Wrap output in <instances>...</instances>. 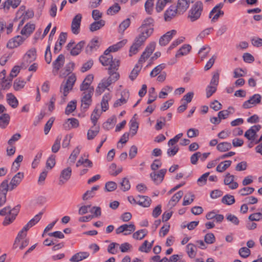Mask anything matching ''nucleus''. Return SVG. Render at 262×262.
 <instances>
[{
	"label": "nucleus",
	"mask_w": 262,
	"mask_h": 262,
	"mask_svg": "<svg viewBox=\"0 0 262 262\" xmlns=\"http://www.w3.org/2000/svg\"><path fill=\"white\" fill-rule=\"evenodd\" d=\"M116 122V118L115 116H113L104 123L103 127L105 129L108 130L113 126Z\"/></svg>",
	"instance_id": "79ce46f5"
},
{
	"label": "nucleus",
	"mask_w": 262,
	"mask_h": 262,
	"mask_svg": "<svg viewBox=\"0 0 262 262\" xmlns=\"http://www.w3.org/2000/svg\"><path fill=\"white\" fill-rule=\"evenodd\" d=\"M72 174V169L68 167L63 169L60 173L59 185H62L67 182L71 178Z\"/></svg>",
	"instance_id": "f3484780"
},
{
	"label": "nucleus",
	"mask_w": 262,
	"mask_h": 262,
	"mask_svg": "<svg viewBox=\"0 0 262 262\" xmlns=\"http://www.w3.org/2000/svg\"><path fill=\"white\" fill-rule=\"evenodd\" d=\"M100 43L98 40V38L95 37L93 38L85 48V53L87 54H91L93 51H96L99 48Z\"/></svg>",
	"instance_id": "4468645a"
},
{
	"label": "nucleus",
	"mask_w": 262,
	"mask_h": 262,
	"mask_svg": "<svg viewBox=\"0 0 262 262\" xmlns=\"http://www.w3.org/2000/svg\"><path fill=\"white\" fill-rule=\"evenodd\" d=\"M238 254L243 258H247L251 254L250 250L247 247H242L239 249Z\"/></svg>",
	"instance_id": "13d9d810"
},
{
	"label": "nucleus",
	"mask_w": 262,
	"mask_h": 262,
	"mask_svg": "<svg viewBox=\"0 0 262 262\" xmlns=\"http://www.w3.org/2000/svg\"><path fill=\"white\" fill-rule=\"evenodd\" d=\"M127 42L126 39H123L117 43L110 46L113 52H116L123 47Z\"/></svg>",
	"instance_id": "5fc2aeb1"
},
{
	"label": "nucleus",
	"mask_w": 262,
	"mask_h": 262,
	"mask_svg": "<svg viewBox=\"0 0 262 262\" xmlns=\"http://www.w3.org/2000/svg\"><path fill=\"white\" fill-rule=\"evenodd\" d=\"M99 185H96L92 187L91 190H87L82 196V199L83 200H87L90 198H92L95 195V191H96L99 188Z\"/></svg>",
	"instance_id": "bb28decb"
},
{
	"label": "nucleus",
	"mask_w": 262,
	"mask_h": 262,
	"mask_svg": "<svg viewBox=\"0 0 262 262\" xmlns=\"http://www.w3.org/2000/svg\"><path fill=\"white\" fill-rule=\"evenodd\" d=\"M149 98L147 100V103L149 104L152 103L157 99V95L154 88H151L148 92Z\"/></svg>",
	"instance_id": "09e8293b"
},
{
	"label": "nucleus",
	"mask_w": 262,
	"mask_h": 262,
	"mask_svg": "<svg viewBox=\"0 0 262 262\" xmlns=\"http://www.w3.org/2000/svg\"><path fill=\"white\" fill-rule=\"evenodd\" d=\"M93 93L92 89L89 91V92H83L82 93L81 98V110L82 111L85 112L91 105Z\"/></svg>",
	"instance_id": "0eeeda50"
},
{
	"label": "nucleus",
	"mask_w": 262,
	"mask_h": 262,
	"mask_svg": "<svg viewBox=\"0 0 262 262\" xmlns=\"http://www.w3.org/2000/svg\"><path fill=\"white\" fill-rule=\"evenodd\" d=\"M156 45L155 42H151L146 47L139 59L138 63L135 65L129 75V78L132 81H134L137 78L142 68L143 63L150 57L155 50Z\"/></svg>",
	"instance_id": "f03ea898"
},
{
	"label": "nucleus",
	"mask_w": 262,
	"mask_h": 262,
	"mask_svg": "<svg viewBox=\"0 0 262 262\" xmlns=\"http://www.w3.org/2000/svg\"><path fill=\"white\" fill-rule=\"evenodd\" d=\"M65 61V57L63 54H60L58 55L56 59L53 62V69L56 71V72L60 70V69L63 66Z\"/></svg>",
	"instance_id": "6ab92c4d"
},
{
	"label": "nucleus",
	"mask_w": 262,
	"mask_h": 262,
	"mask_svg": "<svg viewBox=\"0 0 262 262\" xmlns=\"http://www.w3.org/2000/svg\"><path fill=\"white\" fill-rule=\"evenodd\" d=\"M135 226L133 224H130L129 225L124 224L119 226L118 228L116 229V234H119L125 231H128V232H124L123 233L124 235H127L133 232L135 230Z\"/></svg>",
	"instance_id": "ddd939ff"
},
{
	"label": "nucleus",
	"mask_w": 262,
	"mask_h": 262,
	"mask_svg": "<svg viewBox=\"0 0 262 262\" xmlns=\"http://www.w3.org/2000/svg\"><path fill=\"white\" fill-rule=\"evenodd\" d=\"M111 99V95L110 94H105L101 100V105L102 112H105L108 108V101Z\"/></svg>",
	"instance_id": "473e14b6"
},
{
	"label": "nucleus",
	"mask_w": 262,
	"mask_h": 262,
	"mask_svg": "<svg viewBox=\"0 0 262 262\" xmlns=\"http://www.w3.org/2000/svg\"><path fill=\"white\" fill-rule=\"evenodd\" d=\"M194 199V195L191 192H189L184 196L182 205L183 206L188 205L193 202Z\"/></svg>",
	"instance_id": "37998d69"
},
{
	"label": "nucleus",
	"mask_w": 262,
	"mask_h": 262,
	"mask_svg": "<svg viewBox=\"0 0 262 262\" xmlns=\"http://www.w3.org/2000/svg\"><path fill=\"white\" fill-rule=\"evenodd\" d=\"M117 188V184L113 181H109L105 183V189L106 191L111 192L116 190Z\"/></svg>",
	"instance_id": "4d7b16f0"
},
{
	"label": "nucleus",
	"mask_w": 262,
	"mask_h": 262,
	"mask_svg": "<svg viewBox=\"0 0 262 262\" xmlns=\"http://www.w3.org/2000/svg\"><path fill=\"white\" fill-rule=\"evenodd\" d=\"M7 100L8 104L13 108H16L18 104L16 98L12 93L7 94Z\"/></svg>",
	"instance_id": "cd10ccee"
},
{
	"label": "nucleus",
	"mask_w": 262,
	"mask_h": 262,
	"mask_svg": "<svg viewBox=\"0 0 262 262\" xmlns=\"http://www.w3.org/2000/svg\"><path fill=\"white\" fill-rule=\"evenodd\" d=\"M183 195V192L182 190H180L175 193L171 198L168 202V205L170 207H174L177 203L179 201Z\"/></svg>",
	"instance_id": "393cba45"
},
{
	"label": "nucleus",
	"mask_w": 262,
	"mask_h": 262,
	"mask_svg": "<svg viewBox=\"0 0 262 262\" xmlns=\"http://www.w3.org/2000/svg\"><path fill=\"white\" fill-rule=\"evenodd\" d=\"M29 58L30 62H33L36 58V50L35 48L29 50L24 55V59Z\"/></svg>",
	"instance_id": "72a5a7b5"
},
{
	"label": "nucleus",
	"mask_w": 262,
	"mask_h": 262,
	"mask_svg": "<svg viewBox=\"0 0 262 262\" xmlns=\"http://www.w3.org/2000/svg\"><path fill=\"white\" fill-rule=\"evenodd\" d=\"M257 136V134L255 133V132L251 128L248 129L244 135V136L251 141H254Z\"/></svg>",
	"instance_id": "a19ab883"
},
{
	"label": "nucleus",
	"mask_w": 262,
	"mask_h": 262,
	"mask_svg": "<svg viewBox=\"0 0 262 262\" xmlns=\"http://www.w3.org/2000/svg\"><path fill=\"white\" fill-rule=\"evenodd\" d=\"M81 150L80 146H77L71 153L69 160L71 162L74 163L76 160L77 156L79 154Z\"/></svg>",
	"instance_id": "603ef678"
},
{
	"label": "nucleus",
	"mask_w": 262,
	"mask_h": 262,
	"mask_svg": "<svg viewBox=\"0 0 262 262\" xmlns=\"http://www.w3.org/2000/svg\"><path fill=\"white\" fill-rule=\"evenodd\" d=\"M217 87L209 85L206 88V95L207 98H210L216 91Z\"/></svg>",
	"instance_id": "052dcab7"
},
{
	"label": "nucleus",
	"mask_w": 262,
	"mask_h": 262,
	"mask_svg": "<svg viewBox=\"0 0 262 262\" xmlns=\"http://www.w3.org/2000/svg\"><path fill=\"white\" fill-rule=\"evenodd\" d=\"M191 47L189 45H184L178 51L176 54V57H179L180 56L187 55L190 51Z\"/></svg>",
	"instance_id": "c756f323"
},
{
	"label": "nucleus",
	"mask_w": 262,
	"mask_h": 262,
	"mask_svg": "<svg viewBox=\"0 0 262 262\" xmlns=\"http://www.w3.org/2000/svg\"><path fill=\"white\" fill-rule=\"evenodd\" d=\"M254 188L253 187H246L240 189L238 191V193L242 196H245L252 194L254 192Z\"/></svg>",
	"instance_id": "6e6d98bb"
},
{
	"label": "nucleus",
	"mask_w": 262,
	"mask_h": 262,
	"mask_svg": "<svg viewBox=\"0 0 262 262\" xmlns=\"http://www.w3.org/2000/svg\"><path fill=\"white\" fill-rule=\"evenodd\" d=\"M203 10V4L201 1L196 2L188 12L187 19L190 22H194L198 20Z\"/></svg>",
	"instance_id": "20e7f679"
},
{
	"label": "nucleus",
	"mask_w": 262,
	"mask_h": 262,
	"mask_svg": "<svg viewBox=\"0 0 262 262\" xmlns=\"http://www.w3.org/2000/svg\"><path fill=\"white\" fill-rule=\"evenodd\" d=\"M85 45V41L84 40L80 41L77 43L70 51V54L72 56H77L80 54L82 49L84 47Z\"/></svg>",
	"instance_id": "412c9836"
},
{
	"label": "nucleus",
	"mask_w": 262,
	"mask_h": 262,
	"mask_svg": "<svg viewBox=\"0 0 262 262\" xmlns=\"http://www.w3.org/2000/svg\"><path fill=\"white\" fill-rule=\"evenodd\" d=\"M147 39L144 36L138 35L135 39L134 43L130 47L129 49V56L137 54L139 51L140 47L142 46Z\"/></svg>",
	"instance_id": "6e6552de"
},
{
	"label": "nucleus",
	"mask_w": 262,
	"mask_h": 262,
	"mask_svg": "<svg viewBox=\"0 0 262 262\" xmlns=\"http://www.w3.org/2000/svg\"><path fill=\"white\" fill-rule=\"evenodd\" d=\"M147 233L146 229H141L135 232L133 235V237L136 239L141 240L146 236Z\"/></svg>",
	"instance_id": "c9c22d12"
},
{
	"label": "nucleus",
	"mask_w": 262,
	"mask_h": 262,
	"mask_svg": "<svg viewBox=\"0 0 262 262\" xmlns=\"http://www.w3.org/2000/svg\"><path fill=\"white\" fill-rule=\"evenodd\" d=\"M116 70L108 71V74L110 75L106 79L107 85H110L112 83L116 81L119 78V74L116 72Z\"/></svg>",
	"instance_id": "4be33fe9"
},
{
	"label": "nucleus",
	"mask_w": 262,
	"mask_h": 262,
	"mask_svg": "<svg viewBox=\"0 0 262 262\" xmlns=\"http://www.w3.org/2000/svg\"><path fill=\"white\" fill-rule=\"evenodd\" d=\"M93 60L90 59L82 65L80 70L81 72L84 73L89 70L93 66Z\"/></svg>",
	"instance_id": "338daca9"
},
{
	"label": "nucleus",
	"mask_w": 262,
	"mask_h": 262,
	"mask_svg": "<svg viewBox=\"0 0 262 262\" xmlns=\"http://www.w3.org/2000/svg\"><path fill=\"white\" fill-rule=\"evenodd\" d=\"M35 28V26L34 24L27 23L21 30L20 33L27 37L34 31Z\"/></svg>",
	"instance_id": "b1692460"
},
{
	"label": "nucleus",
	"mask_w": 262,
	"mask_h": 262,
	"mask_svg": "<svg viewBox=\"0 0 262 262\" xmlns=\"http://www.w3.org/2000/svg\"><path fill=\"white\" fill-rule=\"evenodd\" d=\"M166 171V169H160L158 173L155 172H151L150 176L154 183L158 185L163 181Z\"/></svg>",
	"instance_id": "f8f14e48"
},
{
	"label": "nucleus",
	"mask_w": 262,
	"mask_h": 262,
	"mask_svg": "<svg viewBox=\"0 0 262 262\" xmlns=\"http://www.w3.org/2000/svg\"><path fill=\"white\" fill-rule=\"evenodd\" d=\"M235 202L234 196L230 194H226L222 199V202L227 205H232Z\"/></svg>",
	"instance_id": "4c0bfd02"
},
{
	"label": "nucleus",
	"mask_w": 262,
	"mask_h": 262,
	"mask_svg": "<svg viewBox=\"0 0 262 262\" xmlns=\"http://www.w3.org/2000/svg\"><path fill=\"white\" fill-rule=\"evenodd\" d=\"M74 67L75 64L73 62H71L67 64L64 68V71L62 73V76L65 77L69 75L74 70Z\"/></svg>",
	"instance_id": "a18cd8bd"
},
{
	"label": "nucleus",
	"mask_w": 262,
	"mask_h": 262,
	"mask_svg": "<svg viewBox=\"0 0 262 262\" xmlns=\"http://www.w3.org/2000/svg\"><path fill=\"white\" fill-rule=\"evenodd\" d=\"M99 132V127H96L95 130L89 129L87 134V138L88 140L93 139L98 134Z\"/></svg>",
	"instance_id": "69168bd1"
},
{
	"label": "nucleus",
	"mask_w": 262,
	"mask_h": 262,
	"mask_svg": "<svg viewBox=\"0 0 262 262\" xmlns=\"http://www.w3.org/2000/svg\"><path fill=\"white\" fill-rule=\"evenodd\" d=\"M99 61L103 66H110L108 71L117 70L120 65V60L116 58L113 59L112 55H101L99 57Z\"/></svg>",
	"instance_id": "423d86ee"
},
{
	"label": "nucleus",
	"mask_w": 262,
	"mask_h": 262,
	"mask_svg": "<svg viewBox=\"0 0 262 262\" xmlns=\"http://www.w3.org/2000/svg\"><path fill=\"white\" fill-rule=\"evenodd\" d=\"M24 177V173L19 172L12 178L10 184L8 180H4L0 184V207L3 206L6 202V196L8 190L12 191L17 187Z\"/></svg>",
	"instance_id": "f257e3e1"
},
{
	"label": "nucleus",
	"mask_w": 262,
	"mask_h": 262,
	"mask_svg": "<svg viewBox=\"0 0 262 262\" xmlns=\"http://www.w3.org/2000/svg\"><path fill=\"white\" fill-rule=\"evenodd\" d=\"M120 7L119 4L115 3L112 6L110 7L107 10V14L113 15L117 13L120 10Z\"/></svg>",
	"instance_id": "8fccbe9b"
},
{
	"label": "nucleus",
	"mask_w": 262,
	"mask_h": 262,
	"mask_svg": "<svg viewBox=\"0 0 262 262\" xmlns=\"http://www.w3.org/2000/svg\"><path fill=\"white\" fill-rule=\"evenodd\" d=\"M154 0H147L145 2L144 7L146 12L148 14H151L153 9Z\"/></svg>",
	"instance_id": "0e129e2a"
},
{
	"label": "nucleus",
	"mask_w": 262,
	"mask_h": 262,
	"mask_svg": "<svg viewBox=\"0 0 262 262\" xmlns=\"http://www.w3.org/2000/svg\"><path fill=\"white\" fill-rule=\"evenodd\" d=\"M82 15L77 14L73 18L71 24V31L74 34L77 35L80 32Z\"/></svg>",
	"instance_id": "9d476101"
},
{
	"label": "nucleus",
	"mask_w": 262,
	"mask_h": 262,
	"mask_svg": "<svg viewBox=\"0 0 262 262\" xmlns=\"http://www.w3.org/2000/svg\"><path fill=\"white\" fill-rule=\"evenodd\" d=\"M172 1V0H158L156 8L157 11L161 12L167 3H170Z\"/></svg>",
	"instance_id": "ea45409f"
},
{
	"label": "nucleus",
	"mask_w": 262,
	"mask_h": 262,
	"mask_svg": "<svg viewBox=\"0 0 262 262\" xmlns=\"http://www.w3.org/2000/svg\"><path fill=\"white\" fill-rule=\"evenodd\" d=\"M154 24V20L152 17H149L145 19L141 26L138 29L139 35L147 39L153 33Z\"/></svg>",
	"instance_id": "7ed1b4c3"
},
{
	"label": "nucleus",
	"mask_w": 262,
	"mask_h": 262,
	"mask_svg": "<svg viewBox=\"0 0 262 262\" xmlns=\"http://www.w3.org/2000/svg\"><path fill=\"white\" fill-rule=\"evenodd\" d=\"M187 253L188 256L190 258H193L196 255V252H195V249H196V246L193 244H188L187 246Z\"/></svg>",
	"instance_id": "c03bdc74"
},
{
	"label": "nucleus",
	"mask_w": 262,
	"mask_h": 262,
	"mask_svg": "<svg viewBox=\"0 0 262 262\" xmlns=\"http://www.w3.org/2000/svg\"><path fill=\"white\" fill-rule=\"evenodd\" d=\"M137 197L140 198V200L137 202L138 205L143 207H148L150 206L151 200L149 197L141 195H138Z\"/></svg>",
	"instance_id": "5701e85b"
},
{
	"label": "nucleus",
	"mask_w": 262,
	"mask_h": 262,
	"mask_svg": "<svg viewBox=\"0 0 262 262\" xmlns=\"http://www.w3.org/2000/svg\"><path fill=\"white\" fill-rule=\"evenodd\" d=\"M177 33V31L172 30L168 31L165 34L162 35L159 39V43L161 46H165L171 40L173 36Z\"/></svg>",
	"instance_id": "9b49d317"
},
{
	"label": "nucleus",
	"mask_w": 262,
	"mask_h": 262,
	"mask_svg": "<svg viewBox=\"0 0 262 262\" xmlns=\"http://www.w3.org/2000/svg\"><path fill=\"white\" fill-rule=\"evenodd\" d=\"M76 80V76L75 74L72 73L70 76L68 77L65 83L63 82L61 84L60 86V92L62 93L61 96V103H63L66 101V97L68 95L70 91L72 90L73 87Z\"/></svg>",
	"instance_id": "39448f33"
},
{
	"label": "nucleus",
	"mask_w": 262,
	"mask_h": 262,
	"mask_svg": "<svg viewBox=\"0 0 262 262\" xmlns=\"http://www.w3.org/2000/svg\"><path fill=\"white\" fill-rule=\"evenodd\" d=\"M234 108L232 106H229L228 110H223L218 113V117L221 119H225L228 118L230 114H233L234 112Z\"/></svg>",
	"instance_id": "c85d7f7f"
},
{
	"label": "nucleus",
	"mask_w": 262,
	"mask_h": 262,
	"mask_svg": "<svg viewBox=\"0 0 262 262\" xmlns=\"http://www.w3.org/2000/svg\"><path fill=\"white\" fill-rule=\"evenodd\" d=\"M25 84L26 82L24 80L17 78L14 82L13 88L15 91H19L24 87Z\"/></svg>",
	"instance_id": "de8ad7c7"
},
{
	"label": "nucleus",
	"mask_w": 262,
	"mask_h": 262,
	"mask_svg": "<svg viewBox=\"0 0 262 262\" xmlns=\"http://www.w3.org/2000/svg\"><path fill=\"white\" fill-rule=\"evenodd\" d=\"M42 155V151L40 150L39 152H37L36 155L35 156L34 160L32 163V167L33 168H35L38 164H39L40 160L41 158Z\"/></svg>",
	"instance_id": "680f3d73"
},
{
	"label": "nucleus",
	"mask_w": 262,
	"mask_h": 262,
	"mask_svg": "<svg viewBox=\"0 0 262 262\" xmlns=\"http://www.w3.org/2000/svg\"><path fill=\"white\" fill-rule=\"evenodd\" d=\"M10 119V116L8 114H3L0 116V127L6 128L9 123Z\"/></svg>",
	"instance_id": "2f4dec72"
},
{
	"label": "nucleus",
	"mask_w": 262,
	"mask_h": 262,
	"mask_svg": "<svg viewBox=\"0 0 262 262\" xmlns=\"http://www.w3.org/2000/svg\"><path fill=\"white\" fill-rule=\"evenodd\" d=\"M261 97L258 94H256L250 97L243 104V107L245 109L250 108L253 105L255 106L261 102Z\"/></svg>",
	"instance_id": "1a4fd4ad"
},
{
	"label": "nucleus",
	"mask_w": 262,
	"mask_h": 262,
	"mask_svg": "<svg viewBox=\"0 0 262 262\" xmlns=\"http://www.w3.org/2000/svg\"><path fill=\"white\" fill-rule=\"evenodd\" d=\"M189 4V0H178L176 9L178 12V15L183 14L188 8Z\"/></svg>",
	"instance_id": "2eb2a0df"
},
{
	"label": "nucleus",
	"mask_w": 262,
	"mask_h": 262,
	"mask_svg": "<svg viewBox=\"0 0 262 262\" xmlns=\"http://www.w3.org/2000/svg\"><path fill=\"white\" fill-rule=\"evenodd\" d=\"M25 39L26 38L21 36L17 35L9 40L7 47L9 49L16 48L20 46Z\"/></svg>",
	"instance_id": "dca6fc26"
},
{
	"label": "nucleus",
	"mask_w": 262,
	"mask_h": 262,
	"mask_svg": "<svg viewBox=\"0 0 262 262\" xmlns=\"http://www.w3.org/2000/svg\"><path fill=\"white\" fill-rule=\"evenodd\" d=\"M105 21L103 19L95 21L91 24L90 27V30L91 32H94L99 30L105 25Z\"/></svg>",
	"instance_id": "a878e982"
},
{
	"label": "nucleus",
	"mask_w": 262,
	"mask_h": 262,
	"mask_svg": "<svg viewBox=\"0 0 262 262\" xmlns=\"http://www.w3.org/2000/svg\"><path fill=\"white\" fill-rule=\"evenodd\" d=\"M121 186V190L123 191L128 190L130 188V184L128 179L124 178L122 181L120 183Z\"/></svg>",
	"instance_id": "e2e57ef3"
},
{
	"label": "nucleus",
	"mask_w": 262,
	"mask_h": 262,
	"mask_svg": "<svg viewBox=\"0 0 262 262\" xmlns=\"http://www.w3.org/2000/svg\"><path fill=\"white\" fill-rule=\"evenodd\" d=\"M130 25V19L127 18L124 20L119 26L118 32L120 33H123L125 30L129 27Z\"/></svg>",
	"instance_id": "f704fd0d"
},
{
	"label": "nucleus",
	"mask_w": 262,
	"mask_h": 262,
	"mask_svg": "<svg viewBox=\"0 0 262 262\" xmlns=\"http://www.w3.org/2000/svg\"><path fill=\"white\" fill-rule=\"evenodd\" d=\"M166 67V64L165 63H161L156 67H155L150 72V76L151 77H154L157 76L161 72L165 69Z\"/></svg>",
	"instance_id": "e433bc0d"
},
{
	"label": "nucleus",
	"mask_w": 262,
	"mask_h": 262,
	"mask_svg": "<svg viewBox=\"0 0 262 262\" xmlns=\"http://www.w3.org/2000/svg\"><path fill=\"white\" fill-rule=\"evenodd\" d=\"M219 76L220 73L219 71L213 73L212 78L210 82L209 85L215 86L217 87L219 83Z\"/></svg>",
	"instance_id": "864d4df0"
},
{
	"label": "nucleus",
	"mask_w": 262,
	"mask_h": 262,
	"mask_svg": "<svg viewBox=\"0 0 262 262\" xmlns=\"http://www.w3.org/2000/svg\"><path fill=\"white\" fill-rule=\"evenodd\" d=\"M89 255V253L87 252H79L73 255L70 259V261L71 262H79L87 258Z\"/></svg>",
	"instance_id": "aec40b11"
},
{
	"label": "nucleus",
	"mask_w": 262,
	"mask_h": 262,
	"mask_svg": "<svg viewBox=\"0 0 262 262\" xmlns=\"http://www.w3.org/2000/svg\"><path fill=\"white\" fill-rule=\"evenodd\" d=\"M248 219L250 221H259L262 220V213H253L249 216Z\"/></svg>",
	"instance_id": "774afa93"
},
{
	"label": "nucleus",
	"mask_w": 262,
	"mask_h": 262,
	"mask_svg": "<svg viewBox=\"0 0 262 262\" xmlns=\"http://www.w3.org/2000/svg\"><path fill=\"white\" fill-rule=\"evenodd\" d=\"M61 140V136H58L56 138L53 145L52 146V148H51L52 151L53 153H56L59 151V150L60 148Z\"/></svg>",
	"instance_id": "49530a36"
},
{
	"label": "nucleus",
	"mask_w": 262,
	"mask_h": 262,
	"mask_svg": "<svg viewBox=\"0 0 262 262\" xmlns=\"http://www.w3.org/2000/svg\"><path fill=\"white\" fill-rule=\"evenodd\" d=\"M130 123V131L132 136H134L137 134L139 125L137 122L133 120H131Z\"/></svg>",
	"instance_id": "bf43d9fd"
},
{
	"label": "nucleus",
	"mask_w": 262,
	"mask_h": 262,
	"mask_svg": "<svg viewBox=\"0 0 262 262\" xmlns=\"http://www.w3.org/2000/svg\"><path fill=\"white\" fill-rule=\"evenodd\" d=\"M178 15V12L176 10V7L170 6L164 12V18L166 21H170L177 15Z\"/></svg>",
	"instance_id": "a211bd4d"
},
{
	"label": "nucleus",
	"mask_w": 262,
	"mask_h": 262,
	"mask_svg": "<svg viewBox=\"0 0 262 262\" xmlns=\"http://www.w3.org/2000/svg\"><path fill=\"white\" fill-rule=\"evenodd\" d=\"M76 108V101H71L70 102L67 106L65 110V114L66 115H69L75 111Z\"/></svg>",
	"instance_id": "3c124183"
},
{
	"label": "nucleus",
	"mask_w": 262,
	"mask_h": 262,
	"mask_svg": "<svg viewBox=\"0 0 262 262\" xmlns=\"http://www.w3.org/2000/svg\"><path fill=\"white\" fill-rule=\"evenodd\" d=\"M172 87L169 85L164 86L159 93V98L161 99L165 98L168 95V93L171 92L172 91Z\"/></svg>",
	"instance_id": "58836bf2"
},
{
	"label": "nucleus",
	"mask_w": 262,
	"mask_h": 262,
	"mask_svg": "<svg viewBox=\"0 0 262 262\" xmlns=\"http://www.w3.org/2000/svg\"><path fill=\"white\" fill-rule=\"evenodd\" d=\"M232 148L230 143L227 142H221L217 145L216 148L220 152H226Z\"/></svg>",
	"instance_id": "7c9ffc66"
}]
</instances>
